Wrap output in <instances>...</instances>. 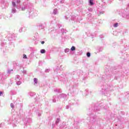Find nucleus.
Returning a JSON list of instances; mask_svg holds the SVG:
<instances>
[{"instance_id": "9b49d317", "label": "nucleus", "mask_w": 129, "mask_h": 129, "mask_svg": "<svg viewBox=\"0 0 129 129\" xmlns=\"http://www.w3.org/2000/svg\"><path fill=\"white\" fill-rule=\"evenodd\" d=\"M2 94H3V92H0V96L2 95Z\"/></svg>"}, {"instance_id": "0eeeda50", "label": "nucleus", "mask_w": 129, "mask_h": 129, "mask_svg": "<svg viewBox=\"0 0 129 129\" xmlns=\"http://www.w3.org/2000/svg\"><path fill=\"white\" fill-rule=\"evenodd\" d=\"M12 5L14 7H16V3L15 2H12Z\"/></svg>"}, {"instance_id": "f257e3e1", "label": "nucleus", "mask_w": 129, "mask_h": 129, "mask_svg": "<svg viewBox=\"0 0 129 129\" xmlns=\"http://www.w3.org/2000/svg\"><path fill=\"white\" fill-rule=\"evenodd\" d=\"M89 4L90 6H93L94 5L93 0H89Z\"/></svg>"}, {"instance_id": "423d86ee", "label": "nucleus", "mask_w": 129, "mask_h": 129, "mask_svg": "<svg viewBox=\"0 0 129 129\" xmlns=\"http://www.w3.org/2000/svg\"><path fill=\"white\" fill-rule=\"evenodd\" d=\"M34 82L35 84H37V82H38L37 79H36V78L34 79Z\"/></svg>"}, {"instance_id": "20e7f679", "label": "nucleus", "mask_w": 129, "mask_h": 129, "mask_svg": "<svg viewBox=\"0 0 129 129\" xmlns=\"http://www.w3.org/2000/svg\"><path fill=\"white\" fill-rule=\"evenodd\" d=\"M87 57H89L91 56V54L89 52L87 53Z\"/></svg>"}, {"instance_id": "1a4fd4ad", "label": "nucleus", "mask_w": 129, "mask_h": 129, "mask_svg": "<svg viewBox=\"0 0 129 129\" xmlns=\"http://www.w3.org/2000/svg\"><path fill=\"white\" fill-rule=\"evenodd\" d=\"M44 43H45V42H44V41H42V42H41V44H44Z\"/></svg>"}, {"instance_id": "f03ea898", "label": "nucleus", "mask_w": 129, "mask_h": 129, "mask_svg": "<svg viewBox=\"0 0 129 129\" xmlns=\"http://www.w3.org/2000/svg\"><path fill=\"white\" fill-rule=\"evenodd\" d=\"M45 52H46V50L45 49H41V50H40V53L42 54H44Z\"/></svg>"}, {"instance_id": "7ed1b4c3", "label": "nucleus", "mask_w": 129, "mask_h": 129, "mask_svg": "<svg viewBox=\"0 0 129 129\" xmlns=\"http://www.w3.org/2000/svg\"><path fill=\"white\" fill-rule=\"evenodd\" d=\"M71 50L72 51H75L76 50V47L74 46H72L71 48Z\"/></svg>"}, {"instance_id": "39448f33", "label": "nucleus", "mask_w": 129, "mask_h": 129, "mask_svg": "<svg viewBox=\"0 0 129 129\" xmlns=\"http://www.w3.org/2000/svg\"><path fill=\"white\" fill-rule=\"evenodd\" d=\"M117 26H118V23H117L114 24V27L116 28Z\"/></svg>"}, {"instance_id": "9d476101", "label": "nucleus", "mask_w": 129, "mask_h": 129, "mask_svg": "<svg viewBox=\"0 0 129 129\" xmlns=\"http://www.w3.org/2000/svg\"><path fill=\"white\" fill-rule=\"evenodd\" d=\"M20 0H18L17 3H20Z\"/></svg>"}, {"instance_id": "6e6552de", "label": "nucleus", "mask_w": 129, "mask_h": 129, "mask_svg": "<svg viewBox=\"0 0 129 129\" xmlns=\"http://www.w3.org/2000/svg\"><path fill=\"white\" fill-rule=\"evenodd\" d=\"M23 58L27 59V55L25 54L23 55Z\"/></svg>"}]
</instances>
